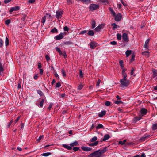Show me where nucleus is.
<instances>
[{"label":"nucleus","instance_id":"1","mask_svg":"<svg viewBox=\"0 0 157 157\" xmlns=\"http://www.w3.org/2000/svg\"><path fill=\"white\" fill-rule=\"evenodd\" d=\"M106 151V148H105L101 150H98L88 155V156L90 157H103L102 156V154Z\"/></svg>","mask_w":157,"mask_h":157},{"label":"nucleus","instance_id":"2","mask_svg":"<svg viewBox=\"0 0 157 157\" xmlns=\"http://www.w3.org/2000/svg\"><path fill=\"white\" fill-rule=\"evenodd\" d=\"M127 77L125 76L123 78L121 79L120 81L121 86L122 87H125L128 86L129 84V81L126 78Z\"/></svg>","mask_w":157,"mask_h":157},{"label":"nucleus","instance_id":"3","mask_svg":"<svg viewBox=\"0 0 157 157\" xmlns=\"http://www.w3.org/2000/svg\"><path fill=\"white\" fill-rule=\"evenodd\" d=\"M99 7L98 5L92 4H91L89 6V9L90 10L93 11L97 9Z\"/></svg>","mask_w":157,"mask_h":157},{"label":"nucleus","instance_id":"4","mask_svg":"<svg viewBox=\"0 0 157 157\" xmlns=\"http://www.w3.org/2000/svg\"><path fill=\"white\" fill-rule=\"evenodd\" d=\"M64 34L65 35V32H64V33L61 32L59 35L56 36L55 37L54 39L56 40H61L63 38Z\"/></svg>","mask_w":157,"mask_h":157},{"label":"nucleus","instance_id":"5","mask_svg":"<svg viewBox=\"0 0 157 157\" xmlns=\"http://www.w3.org/2000/svg\"><path fill=\"white\" fill-rule=\"evenodd\" d=\"M81 147L83 151L86 152L90 151L92 149V148L87 146H82Z\"/></svg>","mask_w":157,"mask_h":157},{"label":"nucleus","instance_id":"6","mask_svg":"<svg viewBox=\"0 0 157 157\" xmlns=\"http://www.w3.org/2000/svg\"><path fill=\"white\" fill-rule=\"evenodd\" d=\"M147 113V110L145 108H143L141 109L139 115H140L142 117L145 115Z\"/></svg>","mask_w":157,"mask_h":157},{"label":"nucleus","instance_id":"7","mask_svg":"<svg viewBox=\"0 0 157 157\" xmlns=\"http://www.w3.org/2000/svg\"><path fill=\"white\" fill-rule=\"evenodd\" d=\"M63 14V12L62 11L58 10L56 11V17L58 19L61 18Z\"/></svg>","mask_w":157,"mask_h":157},{"label":"nucleus","instance_id":"8","mask_svg":"<svg viewBox=\"0 0 157 157\" xmlns=\"http://www.w3.org/2000/svg\"><path fill=\"white\" fill-rule=\"evenodd\" d=\"M104 27V24H100L94 29V30L96 32L100 31L103 29Z\"/></svg>","mask_w":157,"mask_h":157},{"label":"nucleus","instance_id":"9","mask_svg":"<svg viewBox=\"0 0 157 157\" xmlns=\"http://www.w3.org/2000/svg\"><path fill=\"white\" fill-rule=\"evenodd\" d=\"M115 16V20L117 21H119L121 19L122 16L121 14L120 13H118Z\"/></svg>","mask_w":157,"mask_h":157},{"label":"nucleus","instance_id":"10","mask_svg":"<svg viewBox=\"0 0 157 157\" xmlns=\"http://www.w3.org/2000/svg\"><path fill=\"white\" fill-rule=\"evenodd\" d=\"M122 38L123 40L125 41H128V37L126 33H124L122 35Z\"/></svg>","mask_w":157,"mask_h":157},{"label":"nucleus","instance_id":"11","mask_svg":"<svg viewBox=\"0 0 157 157\" xmlns=\"http://www.w3.org/2000/svg\"><path fill=\"white\" fill-rule=\"evenodd\" d=\"M19 9L18 6H16L11 8L9 10L10 12L11 13L14 11H17Z\"/></svg>","mask_w":157,"mask_h":157},{"label":"nucleus","instance_id":"12","mask_svg":"<svg viewBox=\"0 0 157 157\" xmlns=\"http://www.w3.org/2000/svg\"><path fill=\"white\" fill-rule=\"evenodd\" d=\"M97 46V44L95 42H91L90 44V48L92 49L94 48Z\"/></svg>","mask_w":157,"mask_h":157},{"label":"nucleus","instance_id":"13","mask_svg":"<svg viewBox=\"0 0 157 157\" xmlns=\"http://www.w3.org/2000/svg\"><path fill=\"white\" fill-rule=\"evenodd\" d=\"M47 16H48L49 17H51V15L49 14H46V16H44L43 17H42V20L41 21V22L43 24H44L45 22V21H46V17Z\"/></svg>","mask_w":157,"mask_h":157},{"label":"nucleus","instance_id":"14","mask_svg":"<svg viewBox=\"0 0 157 157\" xmlns=\"http://www.w3.org/2000/svg\"><path fill=\"white\" fill-rule=\"evenodd\" d=\"M106 113V111L105 110L102 111L100 113H99L98 116L100 117H102L103 116L105 115Z\"/></svg>","mask_w":157,"mask_h":157},{"label":"nucleus","instance_id":"15","mask_svg":"<svg viewBox=\"0 0 157 157\" xmlns=\"http://www.w3.org/2000/svg\"><path fill=\"white\" fill-rule=\"evenodd\" d=\"M142 118V116L140 115H139V116L135 117L133 119L134 122H136L138 121L141 119Z\"/></svg>","mask_w":157,"mask_h":157},{"label":"nucleus","instance_id":"16","mask_svg":"<svg viewBox=\"0 0 157 157\" xmlns=\"http://www.w3.org/2000/svg\"><path fill=\"white\" fill-rule=\"evenodd\" d=\"M98 143V141H96L94 143L89 144L88 145L90 146L94 147L97 146Z\"/></svg>","mask_w":157,"mask_h":157},{"label":"nucleus","instance_id":"17","mask_svg":"<svg viewBox=\"0 0 157 157\" xmlns=\"http://www.w3.org/2000/svg\"><path fill=\"white\" fill-rule=\"evenodd\" d=\"M150 136V135L145 134L141 138V140L142 141H144L146 139H147Z\"/></svg>","mask_w":157,"mask_h":157},{"label":"nucleus","instance_id":"18","mask_svg":"<svg viewBox=\"0 0 157 157\" xmlns=\"http://www.w3.org/2000/svg\"><path fill=\"white\" fill-rule=\"evenodd\" d=\"M110 137V136L109 134H105L104 136V138L102 140L103 141H105L106 140L109 139Z\"/></svg>","mask_w":157,"mask_h":157},{"label":"nucleus","instance_id":"19","mask_svg":"<svg viewBox=\"0 0 157 157\" xmlns=\"http://www.w3.org/2000/svg\"><path fill=\"white\" fill-rule=\"evenodd\" d=\"M78 144V143L77 141H75L74 142L71 143L70 144L71 147H73L74 146H77Z\"/></svg>","mask_w":157,"mask_h":157},{"label":"nucleus","instance_id":"20","mask_svg":"<svg viewBox=\"0 0 157 157\" xmlns=\"http://www.w3.org/2000/svg\"><path fill=\"white\" fill-rule=\"evenodd\" d=\"M88 34L89 35L92 36L94 35V33L92 30H89L88 33Z\"/></svg>","mask_w":157,"mask_h":157},{"label":"nucleus","instance_id":"21","mask_svg":"<svg viewBox=\"0 0 157 157\" xmlns=\"http://www.w3.org/2000/svg\"><path fill=\"white\" fill-rule=\"evenodd\" d=\"M63 146L64 148H66L68 150H71V146H70L65 144H63Z\"/></svg>","mask_w":157,"mask_h":157},{"label":"nucleus","instance_id":"22","mask_svg":"<svg viewBox=\"0 0 157 157\" xmlns=\"http://www.w3.org/2000/svg\"><path fill=\"white\" fill-rule=\"evenodd\" d=\"M132 51L130 50H128L126 51L125 54L127 57H128L131 53Z\"/></svg>","mask_w":157,"mask_h":157},{"label":"nucleus","instance_id":"23","mask_svg":"<svg viewBox=\"0 0 157 157\" xmlns=\"http://www.w3.org/2000/svg\"><path fill=\"white\" fill-rule=\"evenodd\" d=\"M61 73L62 74V75L64 77H66V72L63 69H61Z\"/></svg>","mask_w":157,"mask_h":157},{"label":"nucleus","instance_id":"24","mask_svg":"<svg viewBox=\"0 0 157 157\" xmlns=\"http://www.w3.org/2000/svg\"><path fill=\"white\" fill-rule=\"evenodd\" d=\"M96 128L97 129L100 128H104L103 126L101 124H99L96 127Z\"/></svg>","mask_w":157,"mask_h":157},{"label":"nucleus","instance_id":"25","mask_svg":"<svg viewBox=\"0 0 157 157\" xmlns=\"http://www.w3.org/2000/svg\"><path fill=\"white\" fill-rule=\"evenodd\" d=\"M149 52L148 51H145L142 52V54L146 56L147 57L149 56Z\"/></svg>","mask_w":157,"mask_h":157},{"label":"nucleus","instance_id":"26","mask_svg":"<svg viewBox=\"0 0 157 157\" xmlns=\"http://www.w3.org/2000/svg\"><path fill=\"white\" fill-rule=\"evenodd\" d=\"M126 141V140H124L123 141L120 140L118 142V144H119L124 145L125 144V143Z\"/></svg>","mask_w":157,"mask_h":157},{"label":"nucleus","instance_id":"27","mask_svg":"<svg viewBox=\"0 0 157 157\" xmlns=\"http://www.w3.org/2000/svg\"><path fill=\"white\" fill-rule=\"evenodd\" d=\"M126 71V70L125 69H123L122 72V75H123V77H124L125 76V77H127V75L126 73H125V71Z\"/></svg>","mask_w":157,"mask_h":157},{"label":"nucleus","instance_id":"28","mask_svg":"<svg viewBox=\"0 0 157 157\" xmlns=\"http://www.w3.org/2000/svg\"><path fill=\"white\" fill-rule=\"evenodd\" d=\"M96 23L94 20H93L92 21L91 25L92 29L94 28L95 27Z\"/></svg>","mask_w":157,"mask_h":157},{"label":"nucleus","instance_id":"29","mask_svg":"<svg viewBox=\"0 0 157 157\" xmlns=\"http://www.w3.org/2000/svg\"><path fill=\"white\" fill-rule=\"evenodd\" d=\"M153 72V75L154 77L157 76V71L155 69H153L152 70Z\"/></svg>","mask_w":157,"mask_h":157},{"label":"nucleus","instance_id":"30","mask_svg":"<svg viewBox=\"0 0 157 157\" xmlns=\"http://www.w3.org/2000/svg\"><path fill=\"white\" fill-rule=\"evenodd\" d=\"M51 153L50 152H46L42 154V155L44 156H48L50 155H51Z\"/></svg>","mask_w":157,"mask_h":157},{"label":"nucleus","instance_id":"31","mask_svg":"<svg viewBox=\"0 0 157 157\" xmlns=\"http://www.w3.org/2000/svg\"><path fill=\"white\" fill-rule=\"evenodd\" d=\"M56 50V51L58 52L60 54L62 55L63 53H62V51L60 50V48L57 47H56L55 48Z\"/></svg>","mask_w":157,"mask_h":157},{"label":"nucleus","instance_id":"32","mask_svg":"<svg viewBox=\"0 0 157 157\" xmlns=\"http://www.w3.org/2000/svg\"><path fill=\"white\" fill-rule=\"evenodd\" d=\"M152 129L154 130H155L157 129V124L155 123L153 124Z\"/></svg>","mask_w":157,"mask_h":157},{"label":"nucleus","instance_id":"33","mask_svg":"<svg viewBox=\"0 0 157 157\" xmlns=\"http://www.w3.org/2000/svg\"><path fill=\"white\" fill-rule=\"evenodd\" d=\"M100 82H101V80L100 79H98L96 85V86L97 88H98L99 87V86L100 85Z\"/></svg>","mask_w":157,"mask_h":157},{"label":"nucleus","instance_id":"34","mask_svg":"<svg viewBox=\"0 0 157 157\" xmlns=\"http://www.w3.org/2000/svg\"><path fill=\"white\" fill-rule=\"evenodd\" d=\"M97 138L96 136H94L93 137L91 140L90 142H93L94 141H96L97 140Z\"/></svg>","mask_w":157,"mask_h":157},{"label":"nucleus","instance_id":"35","mask_svg":"<svg viewBox=\"0 0 157 157\" xmlns=\"http://www.w3.org/2000/svg\"><path fill=\"white\" fill-rule=\"evenodd\" d=\"M44 101V99H42V100L40 102V107L42 108L43 107Z\"/></svg>","mask_w":157,"mask_h":157},{"label":"nucleus","instance_id":"36","mask_svg":"<svg viewBox=\"0 0 157 157\" xmlns=\"http://www.w3.org/2000/svg\"><path fill=\"white\" fill-rule=\"evenodd\" d=\"M9 43V40L7 37H6L5 39V45L6 46H7L8 45Z\"/></svg>","mask_w":157,"mask_h":157},{"label":"nucleus","instance_id":"37","mask_svg":"<svg viewBox=\"0 0 157 157\" xmlns=\"http://www.w3.org/2000/svg\"><path fill=\"white\" fill-rule=\"evenodd\" d=\"M37 93L40 96H42L43 95V92L40 90H37Z\"/></svg>","mask_w":157,"mask_h":157},{"label":"nucleus","instance_id":"38","mask_svg":"<svg viewBox=\"0 0 157 157\" xmlns=\"http://www.w3.org/2000/svg\"><path fill=\"white\" fill-rule=\"evenodd\" d=\"M57 32H58V30H57V29H56V28H54L52 29L51 30V32H52V33H54V32L57 33Z\"/></svg>","mask_w":157,"mask_h":157},{"label":"nucleus","instance_id":"39","mask_svg":"<svg viewBox=\"0 0 157 157\" xmlns=\"http://www.w3.org/2000/svg\"><path fill=\"white\" fill-rule=\"evenodd\" d=\"M11 20L10 19H8L6 20L5 21V23L6 24L8 25L10 23Z\"/></svg>","mask_w":157,"mask_h":157},{"label":"nucleus","instance_id":"40","mask_svg":"<svg viewBox=\"0 0 157 157\" xmlns=\"http://www.w3.org/2000/svg\"><path fill=\"white\" fill-rule=\"evenodd\" d=\"M111 25L113 26V29H115L116 28H117L118 27V26L115 23H114L112 24Z\"/></svg>","mask_w":157,"mask_h":157},{"label":"nucleus","instance_id":"41","mask_svg":"<svg viewBox=\"0 0 157 157\" xmlns=\"http://www.w3.org/2000/svg\"><path fill=\"white\" fill-rule=\"evenodd\" d=\"M44 137V136L43 135H41V136H40L39 138H38V139L37 140V142H39L40 140L42 138H43V137Z\"/></svg>","mask_w":157,"mask_h":157},{"label":"nucleus","instance_id":"42","mask_svg":"<svg viewBox=\"0 0 157 157\" xmlns=\"http://www.w3.org/2000/svg\"><path fill=\"white\" fill-rule=\"evenodd\" d=\"M121 38V34L118 33L117 34V38L118 40H120Z\"/></svg>","mask_w":157,"mask_h":157},{"label":"nucleus","instance_id":"43","mask_svg":"<svg viewBox=\"0 0 157 157\" xmlns=\"http://www.w3.org/2000/svg\"><path fill=\"white\" fill-rule=\"evenodd\" d=\"M135 71V70L133 68H132V69L131 72L130 73V74L131 75H133L134 76H135V75H133L134 72Z\"/></svg>","mask_w":157,"mask_h":157},{"label":"nucleus","instance_id":"44","mask_svg":"<svg viewBox=\"0 0 157 157\" xmlns=\"http://www.w3.org/2000/svg\"><path fill=\"white\" fill-rule=\"evenodd\" d=\"M63 30L64 31L68 32L69 30V29L67 26H65L63 28Z\"/></svg>","mask_w":157,"mask_h":157},{"label":"nucleus","instance_id":"45","mask_svg":"<svg viewBox=\"0 0 157 157\" xmlns=\"http://www.w3.org/2000/svg\"><path fill=\"white\" fill-rule=\"evenodd\" d=\"M111 102L109 101H106L105 102V105L106 106H109L110 105Z\"/></svg>","mask_w":157,"mask_h":157},{"label":"nucleus","instance_id":"46","mask_svg":"<svg viewBox=\"0 0 157 157\" xmlns=\"http://www.w3.org/2000/svg\"><path fill=\"white\" fill-rule=\"evenodd\" d=\"M79 149V148L77 147H74L73 148V150L74 151H77Z\"/></svg>","mask_w":157,"mask_h":157},{"label":"nucleus","instance_id":"47","mask_svg":"<svg viewBox=\"0 0 157 157\" xmlns=\"http://www.w3.org/2000/svg\"><path fill=\"white\" fill-rule=\"evenodd\" d=\"M3 44V42L2 40L0 38V48L2 47Z\"/></svg>","mask_w":157,"mask_h":157},{"label":"nucleus","instance_id":"48","mask_svg":"<svg viewBox=\"0 0 157 157\" xmlns=\"http://www.w3.org/2000/svg\"><path fill=\"white\" fill-rule=\"evenodd\" d=\"M3 69L2 65L0 63V75L1 74V72L3 71Z\"/></svg>","mask_w":157,"mask_h":157},{"label":"nucleus","instance_id":"49","mask_svg":"<svg viewBox=\"0 0 157 157\" xmlns=\"http://www.w3.org/2000/svg\"><path fill=\"white\" fill-rule=\"evenodd\" d=\"M45 58L47 61H49L50 59V57L48 55H46L45 56Z\"/></svg>","mask_w":157,"mask_h":157},{"label":"nucleus","instance_id":"50","mask_svg":"<svg viewBox=\"0 0 157 157\" xmlns=\"http://www.w3.org/2000/svg\"><path fill=\"white\" fill-rule=\"evenodd\" d=\"M61 86V84L59 82H58L56 84V87L57 88Z\"/></svg>","mask_w":157,"mask_h":157},{"label":"nucleus","instance_id":"51","mask_svg":"<svg viewBox=\"0 0 157 157\" xmlns=\"http://www.w3.org/2000/svg\"><path fill=\"white\" fill-rule=\"evenodd\" d=\"M83 87V86L82 85L80 84L79 85L78 88V89L79 90H81L82 88Z\"/></svg>","mask_w":157,"mask_h":157},{"label":"nucleus","instance_id":"52","mask_svg":"<svg viewBox=\"0 0 157 157\" xmlns=\"http://www.w3.org/2000/svg\"><path fill=\"white\" fill-rule=\"evenodd\" d=\"M86 31H87L86 30L82 31L79 34H83L86 33Z\"/></svg>","mask_w":157,"mask_h":157},{"label":"nucleus","instance_id":"53","mask_svg":"<svg viewBox=\"0 0 157 157\" xmlns=\"http://www.w3.org/2000/svg\"><path fill=\"white\" fill-rule=\"evenodd\" d=\"M79 75L81 77H83V73L82 71L81 70H79Z\"/></svg>","mask_w":157,"mask_h":157},{"label":"nucleus","instance_id":"54","mask_svg":"<svg viewBox=\"0 0 157 157\" xmlns=\"http://www.w3.org/2000/svg\"><path fill=\"white\" fill-rule=\"evenodd\" d=\"M111 13L113 15V16H115L116 13L113 10H111Z\"/></svg>","mask_w":157,"mask_h":157},{"label":"nucleus","instance_id":"55","mask_svg":"<svg viewBox=\"0 0 157 157\" xmlns=\"http://www.w3.org/2000/svg\"><path fill=\"white\" fill-rule=\"evenodd\" d=\"M122 101H116L115 102V103L116 104H120L121 103H122Z\"/></svg>","mask_w":157,"mask_h":157},{"label":"nucleus","instance_id":"56","mask_svg":"<svg viewBox=\"0 0 157 157\" xmlns=\"http://www.w3.org/2000/svg\"><path fill=\"white\" fill-rule=\"evenodd\" d=\"M110 44L112 45H115L117 44V42L115 41H112L110 42Z\"/></svg>","mask_w":157,"mask_h":157},{"label":"nucleus","instance_id":"57","mask_svg":"<svg viewBox=\"0 0 157 157\" xmlns=\"http://www.w3.org/2000/svg\"><path fill=\"white\" fill-rule=\"evenodd\" d=\"M100 2L103 3H106L107 2V1L106 0H100Z\"/></svg>","mask_w":157,"mask_h":157},{"label":"nucleus","instance_id":"58","mask_svg":"<svg viewBox=\"0 0 157 157\" xmlns=\"http://www.w3.org/2000/svg\"><path fill=\"white\" fill-rule=\"evenodd\" d=\"M11 1V0H5L4 1V2L5 4H7L9 2Z\"/></svg>","mask_w":157,"mask_h":157},{"label":"nucleus","instance_id":"59","mask_svg":"<svg viewBox=\"0 0 157 157\" xmlns=\"http://www.w3.org/2000/svg\"><path fill=\"white\" fill-rule=\"evenodd\" d=\"M120 1L124 6H126V4L123 2L122 0H120Z\"/></svg>","mask_w":157,"mask_h":157},{"label":"nucleus","instance_id":"60","mask_svg":"<svg viewBox=\"0 0 157 157\" xmlns=\"http://www.w3.org/2000/svg\"><path fill=\"white\" fill-rule=\"evenodd\" d=\"M135 55H134V54H133L132 55V58H131V61H132L134 60V58H135Z\"/></svg>","mask_w":157,"mask_h":157},{"label":"nucleus","instance_id":"61","mask_svg":"<svg viewBox=\"0 0 157 157\" xmlns=\"http://www.w3.org/2000/svg\"><path fill=\"white\" fill-rule=\"evenodd\" d=\"M149 40H150L149 39H147L145 42V44H148L149 43Z\"/></svg>","mask_w":157,"mask_h":157},{"label":"nucleus","instance_id":"62","mask_svg":"<svg viewBox=\"0 0 157 157\" xmlns=\"http://www.w3.org/2000/svg\"><path fill=\"white\" fill-rule=\"evenodd\" d=\"M43 70L42 69H40V73L41 75H42L43 74Z\"/></svg>","mask_w":157,"mask_h":157},{"label":"nucleus","instance_id":"63","mask_svg":"<svg viewBox=\"0 0 157 157\" xmlns=\"http://www.w3.org/2000/svg\"><path fill=\"white\" fill-rule=\"evenodd\" d=\"M54 75L56 78H59V75L56 72L54 74Z\"/></svg>","mask_w":157,"mask_h":157},{"label":"nucleus","instance_id":"64","mask_svg":"<svg viewBox=\"0 0 157 157\" xmlns=\"http://www.w3.org/2000/svg\"><path fill=\"white\" fill-rule=\"evenodd\" d=\"M20 118V117H18L15 120V123H16L18 121Z\"/></svg>","mask_w":157,"mask_h":157}]
</instances>
